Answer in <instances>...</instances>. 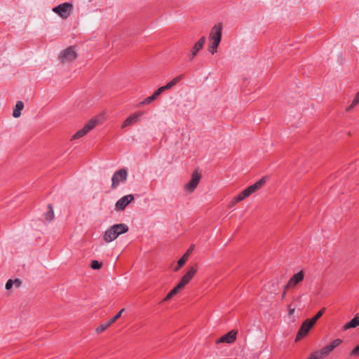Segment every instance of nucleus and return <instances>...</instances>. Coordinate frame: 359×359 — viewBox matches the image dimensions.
Masks as SVG:
<instances>
[{
	"label": "nucleus",
	"mask_w": 359,
	"mask_h": 359,
	"mask_svg": "<svg viewBox=\"0 0 359 359\" xmlns=\"http://www.w3.org/2000/svg\"><path fill=\"white\" fill-rule=\"evenodd\" d=\"M238 202H236L235 201V197L230 201L229 204V208H231L233 206H234Z\"/></svg>",
	"instance_id": "38"
},
{
	"label": "nucleus",
	"mask_w": 359,
	"mask_h": 359,
	"mask_svg": "<svg viewBox=\"0 0 359 359\" xmlns=\"http://www.w3.org/2000/svg\"><path fill=\"white\" fill-rule=\"evenodd\" d=\"M201 178V174L197 170H194L191 175V180L185 185L186 189L189 192H193L197 187Z\"/></svg>",
	"instance_id": "8"
},
{
	"label": "nucleus",
	"mask_w": 359,
	"mask_h": 359,
	"mask_svg": "<svg viewBox=\"0 0 359 359\" xmlns=\"http://www.w3.org/2000/svg\"><path fill=\"white\" fill-rule=\"evenodd\" d=\"M164 92L163 89L162 88V87H160L158 88L154 93H153V96L157 99V97L163 93Z\"/></svg>",
	"instance_id": "31"
},
{
	"label": "nucleus",
	"mask_w": 359,
	"mask_h": 359,
	"mask_svg": "<svg viewBox=\"0 0 359 359\" xmlns=\"http://www.w3.org/2000/svg\"><path fill=\"white\" fill-rule=\"evenodd\" d=\"M143 112L137 111L133 115L128 116L123 123L121 128H124L130 126L139 121L140 118L142 116Z\"/></svg>",
	"instance_id": "14"
},
{
	"label": "nucleus",
	"mask_w": 359,
	"mask_h": 359,
	"mask_svg": "<svg viewBox=\"0 0 359 359\" xmlns=\"http://www.w3.org/2000/svg\"><path fill=\"white\" fill-rule=\"evenodd\" d=\"M198 271L196 264L190 266L188 271L182 277L180 282L168 293L161 303H164L170 300L181 290H182L193 278Z\"/></svg>",
	"instance_id": "1"
},
{
	"label": "nucleus",
	"mask_w": 359,
	"mask_h": 359,
	"mask_svg": "<svg viewBox=\"0 0 359 359\" xmlns=\"http://www.w3.org/2000/svg\"><path fill=\"white\" fill-rule=\"evenodd\" d=\"M128 177L127 170L126 168H121L115 172L111 178V189H116L120 184V182H124L126 181Z\"/></svg>",
	"instance_id": "6"
},
{
	"label": "nucleus",
	"mask_w": 359,
	"mask_h": 359,
	"mask_svg": "<svg viewBox=\"0 0 359 359\" xmlns=\"http://www.w3.org/2000/svg\"><path fill=\"white\" fill-rule=\"evenodd\" d=\"M134 200V196L133 194L126 195L121 198L116 203V209L118 210H123L126 207Z\"/></svg>",
	"instance_id": "11"
},
{
	"label": "nucleus",
	"mask_w": 359,
	"mask_h": 359,
	"mask_svg": "<svg viewBox=\"0 0 359 359\" xmlns=\"http://www.w3.org/2000/svg\"><path fill=\"white\" fill-rule=\"evenodd\" d=\"M236 331L231 330L228 333L225 334L224 335H223L222 337H220L217 340V343H233L236 339Z\"/></svg>",
	"instance_id": "15"
},
{
	"label": "nucleus",
	"mask_w": 359,
	"mask_h": 359,
	"mask_svg": "<svg viewBox=\"0 0 359 359\" xmlns=\"http://www.w3.org/2000/svg\"><path fill=\"white\" fill-rule=\"evenodd\" d=\"M12 282H13V285H14L15 286V287H20L22 285V281L18 278L12 280Z\"/></svg>",
	"instance_id": "33"
},
{
	"label": "nucleus",
	"mask_w": 359,
	"mask_h": 359,
	"mask_svg": "<svg viewBox=\"0 0 359 359\" xmlns=\"http://www.w3.org/2000/svg\"><path fill=\"white\" fill-rule=\"evenodd\" d=\"M301 298H302L301 295H299L298 297H293L291 304H292L293 306L296 304L297 306L298 304L301 302Z\"/></svg>",
	"instance_id": "28"
},
{
	"label": "nucleus",
	"mask_w": 359,
	"mask_h": 359,
	"mask_svg": "<svg viewBox=\"0 0 359 359\" xmlns=\"http://www.w3.org/2000/svg\"><path fill=\"white\" fill-rule=\"evenodd\" d=\"M287 290H285V289H284V290H283V293H282V294H281V298H282L283 299H285V296H286V291H287Z\"/></svg>",
	"instance_id": "41"
},
{
	"label": "nucleus",
	"mask_w": 359,
	"mask_h": 359,
	"mask_svg": "<svg viewBox=\"0 0 359 359\" xmlns=\"http://www.w3.org/2000/svg\"><path fill=\"white\" fill-rule=\"evenodd\" d=\"M183 78H184V75L180 74L179 76H176L175 78H174L173 79H172L166 85L161 86V87L164 91L166 90L170 89L174 86H175L177 83H178Z\"/></svg>",
	"instance_id": "17"
},
{
	"label": "nucleus",
	"mask_w": 359,
	"mask_h": 359,
	"mask_svg": "<svg viewBox=\"0 0 359 359\" xmlns=\"http://www.w3.org/2000/svg\"><path fill=\"white\" fill-rule=\"evenodd\" d=\"M77 57V53L74 46H69L62 50L60 55L62 63L72 62Z\"/></svg>",
	"instance_id": "7"
},
{
	"label": "nucleus",
	"mask_w": 359,
	"mask_h": 359,
	"mask_svg": "<svg viewBox=\"0 0 359 359\" xmlns=\"http://www.w3.org/2000/svg\"><path fill=\"white\" fill-rule=\"evenodd\" d=\"M351 356H359V345L355 347L350 353Z\"/></svg>",
	"instance_id": "30"
},
{
	"label": "nucleus",
	"mask_w": 359,
	"mask_h": 359,
	"mask_svg": "<svg viewBox=\"0 0 359 359\" xmlns=\"http://www.w3.org/2000/svg\"><path fill=\"white\" fill-rule=\"evenodd\" d=\"M182 266H179V265L177 264V266L174 269V271H179Z\"/></svg>",
	"instance_id": "42"
},
{
	"label": "nucleus",
	"mask_w": 359,
	"mask_h": 359,
	"mask_svg": "<svg viewBox=\"0 0 359 359\" xmlns=\"http://www.w3.org/2000/svg\"><path fill=\"white\" fill-rule=\"evenodd\" d=\"M359 325V314H356L355 317L348 323L344 325V330H347L351 328H355Z\"/></svg>",
	"instance_id": "18"
},
{
	"label": "nucleus",
	"mask_w": 359,
	"mask_h": 359,
	"mask_svg": "<svg viewBox=\"0 0 359 359\" xmlns=\"http://www.w3.org/2000/svg\"><path fill=\"white\" fill-rule=\"evenodd\" d=\"M128 226L125 224H114L105 231L103 239L107 243L111 242L119 235L128 232Z\"/></svg>",
	"instance_id": "3"
},
{
	"label": "nucleus",
	"mask_w": 359,
	"mask_h": 359,
	"mask_svg": "<svg viewBox=\"0 0 359 359\" xmlns=\"http://www.w3.org/2000/svg\"><path fill=\"white\" fill-rule=\"evenodd\" d=\"M280 283H281V280L280 279L276 278V279H274V280H272V285H276V286H278Z\"/></svg>",
	"instance_id": "37"
},
{
	"label": "nucleus",
	"mask_w": 359,
	"mask_h": 359,
	"mask_svg": "<svg viewBox=\"0 0 359 359\" xmlns=\"http://www.w3.org/2000/svg\"><path fill=\"white\" fill-rule=\"evenodd\" d=\"M100 121L98 118L95 117L91 118L82 129L78 130L72 137V140L81 138L85 136L88 133H89L91 130H93L97 124H99Z\"/></svg>",
	"instance_id": "4"
},
{
	"label": "nucleus",
	"mask_w": 359,
	"mask_h": 359,
	"mask_svg": "<svg viewBox=\"0 0 359 359\" xmlns=\"http://www.w3.org/2000/svg\"><path fill=\"white\" fill-rule=\"evenodd\" d=\"M155 100H156V99L153 95H151V96L145 98L143 101L140 102L137 104V107H142L143 105L149 104L151 103L153 101H154Z\"/></svg>",
	"instance_id": "22"
},
{
	"label": "nucleus",
	"mask_w": 359,
	"mask_h": 359,
	"mask_svg": "<svg viewBox=\"0 0 359 359\" xmlns=\"http://www.w3.org/2000/svg\"><path fill=\"white\" fill-rule=\"evenodd\" d=\"M192 249V247H191L187 251H189V252Z\"/></svg>",
	"instance_id": "43"
},
{
	"label": "nucleus",
	"mask_w": 359,
	"mask_h": 359,
	"mask_svg": "<svg viewBox=\"0 0 359 359\" xmlns=\"http://www.w3.org/2000/svg\"><path fill=\"white\" fill-rule=\"evenodd\" d=\"M359 103V91L356 93L354 99L353 100L351 105L346 109L347 111L351 110Z\"/></svg>",
	"instance_id": "23"
},
{
	"label": "nucleus",
	"mask_w": 359,
	"mask_h": 359,
	"mask_svg": "<svg viewBox=\"0 0 359 359\" xmlns=\"http://www.w3.org/2000/svg\"><path fill=\"white\" fill-rule=\"evenodd\" d=\"M342 342V339H336L330 344V346L332 348V349H334L336 347L339 346Z\"/></svg>",
	"instance_id": "27"
},
{
	"label": "nucleus",
	"mask_w": 359,
	"mask_h": 359,
	"mask_svg": "<svg viewBox=\"0 0 359 359\" xmlns=\"http://www.w3.org/2000/svg\"><path fill=\"white\" fill-rule=\"evenodd\" d=\"M111 325L109 324V322L107 321L105 323H103L100 325H99L97 328H96V332L97 334H100L102 332H103L104 330H106L109 327H110Z\"/></svg>",
	"instance_id": "21"
},
{
	"label": "nucleus",
	"mask_w": 359,
	"mask_h": 359,
	"mask_svg": "<svg viewBox=\"0 0 359 359\" xmlns=\"http://www.w3.org/2000/svg\"><path fill=\"white\" fill-rule=\"evenodd\" d=\"M266 180L265 177H262L257 182H256L255 184L249 186L246 189H245L243 191L247 194L248 196H250L252 193L255 192L256 191L259 190L264 184L266 183Z\"/></svg>",
	"instance_id": "12"
},
{
	"label": "nucleus",
	"mask_w": 359,
	"mask_h": 359,
	"mask_svg": "<svg viewBox=\"0 0 359 359\" xmlns=\"http://www.w3.org/2000/svg\"><path fill=\"white\" fill-rule=\"evenodd\" d=\"M296 308H297V305L296 304L293 306L292 304H290L288 306V314H289V316H292V315L294 314Z\"/></svg>",
	"instance_id": "29"
},
{
	"label": "nucleus",
	"mask_w": 359,
	"mask_h": 359,
	"mask_svg": "<svg viewBox=\"0 0 359 359\" xmlns=\"http://www.w3.org/2000/svg\"><path fill=\"white\" fill-rule=\"evenodd\" d=\"M247 197V194L245 193L244 191H241L238 195L235 196V201L236 202H240L245 199Z\"/></svg>",
	"instance_id": "26"
},
{
	"label": "nucleus",
	"mask_w": 359,
	"mask_h": 359,
	"mask_svg": "<svg viewBox=\"0 0 359 359\" xmlns=\"http://www.w3.org/2000/svg\"><path fill=\"white\" fill-rule=\"evenodd\" d=\"M304 278V272L301 270L297 273H294L288 280L287 283L285 285V290H289L292 287H295Z\"/></svg>",
	"instance_id": "9"
},
{
	"label": "nucleus",
	"mask_w": 359,
	"mask_h": 359,
	"mask_svg": "<svg viewBox=\"0 0 359 359\" xmlns=\"http://www.w3.org/2000/svg\"><path fill=\"white\" fill-rule=\"evenodd\" d=\"M334 349L330 346V344L325 346L319 351L313 352L316 359H321L328 355Z\"/></svg>",
	"instance_id": "16"
},
{
	"label": "nucleus",
	"mask_w": 359,
	"mask_h": 359,
	"mask_svg": "<svg viewBox=\"0 0 359 359\" xmlns=\"http://www.w3.org/2000/svg\"><path fill=\"white\" fill-rule=\"evenodd\" d=\"M189 257V251H187L182 257V258H184V260L187 262Z\"/></svg>",
	"instance_id": "39"
},
{
	"label": "nucleus",
	"mask_w": 359,
	"mask_h": 359,
	"mask_svg": "<svg viewBox=\"0 0 359 359\" xmlns=\"http://www.w3.org/2000/svg\"><path fill=\"white\" fill-rule=\"evenodd\" d=\"M205 41L206 39L203 36L201 37V39L194 43V46L191 50V54L189 55L190 61L193 60L194 58L197 55L198 53L203 48Z\"/></svg>",
	"instance_id": "10"
},
{
	"label": "nucleus",
	"mask_w": 359,
	"mask_h": 359,
	"mask_svg": "<svg viewBox=\"0 0 359 359\" xmlns=\"http://www.w3.org/2000/svg\"><path fill=\"white\" fill-rule=\"evenodd\" d=\"M73 5L71 3L65 2L53 8V11L57 13L63 19H67L72 13Z\"/></svg>",
	"instance_id": "5"
},
{
	"label": "nucleus",
	"mask_w": 359,
	"mask_h": 359,
	"mask_svg": "<svg viewBox=\"0 0 359 359\" xmlns=\"http://www.w3.org/2000/svg\"><path fill=\"white\" fill-rule=\"evenodd\" d=\"M124 311L125 309H121L113 318L109 320L108 321L109 322V324L112 325L115 323L121 316V314Z\"/></svg>",
	"instance_id": "24"
},
{
	"label": "nucleus",
	"mask_w": 359,
	"mask_h": 359,
	"mask_svg": "<svg viewBox=\"0 0 359 359\" xmlns=\"http://www.w3.org/2000/svg\"><path fill=\"white\" fill-rule=\"evenodd\" d=\"M189 257V251H187L182 257V258H184V260L187 262Z\"/></svg>",
	"instance_id": "40"
},
{
	"label": "nucleus",
	"mask_w": 359,
	"mask_h": 359,
	"mask_svg": "<svg viewBox=\"0 0 359 359\" xmlns=\"http://www.w3.org/2000/svg\"><path fill=\"white\" fill-rule=\"evenodd\" d=\"M24 108V104L22 101H18L16 102L15 107L13 111V116L15 118H18L21 115V111Z\"/></svg>",
	"instance_id": "19"
},
{
	"label": "nucleus",
	"mask_w": 359,
	"mask_h": 359,
	"mask_svg": "<svg viewBox=\"0 0 359 359\" xmlns=\"http://www.w3.org/2000/svg\"><path fill=\"white\" fill-rule=\"evenodd\" d=\"M317 319L313 316L311 319H306V321H309V323L313 327L316 323L317 322Z\"/></svg>",
	"instance_id": "35"
},
{
	"label": "nucleus",
	"mask_w": 359,
	"mask_h": 359,
	"mask_svg": "<svg viewBox=\"0 0 359 359\" xmlns=\"http://www.w3.org/2000/svg\"><path fill=\"white\" fill-rule=\"evenodd\" d=\"M223 25L222 22H218L215 25L209 34V40L210 44L208 46V51L211 54H215L217 51V48L222 40Z\"/></svg>",
	"instance_id": "2"
},
{
	"label": "nucleus",
	"mask_w": 359,
	"mask_h": 359,
	"mask_svg": "<svg viewBox=\"0 0 359 359\" xmlns=\"http://www.w3.org/2000/svg\"><path fill=\"white\" fill-rule=\"evenodd\" d=\"M325 308H323L321 309L315 316L314 317L318 320L323 315V313H325Z\"/></svg>",
	"instance_id": "32"
},
{
	"label": "nucleus",
	"mask_w": 359,
	"mask_h": 359,
	"mask_svg": "<svg viewBox=\"0 0 359 359\" xmlns=\"http://www.w3.org/2000/svg\"><path fill=\"white\" fill-rule=\"evenodd\" d=\"M48 211L44 213V217L48 222H51L54 219V212L52 204L48 205Z\"/></svg>",
	"instance_id": "20"
},
{
	"label": "nucleus",
	"mask_w": 359,
	"mask_h": 359,
	"mask_svg": "<svg viewBox=\"0 0 359 359\" xmlns=\"http://www.w3.org/2000/svg\"><path fill=\"white\" fill-rule=\"evenodd\" d=\"M13 285L12 279H9V280L6 282V286H5V287H6V290H10V289H11V288H12Z\"/></svg>",
	"instance_id": "34"
},
{
	"label": "nucleus",
	"mask_w": 359,
	"mask_h": 359,
	"mask_svg": "<svg viewBox=\"0 0 359 359\" xmlns=\"http://www.w3.org/2000/svg\"><path fill=\"white\" fill-rule=\"evenodd\" d=\"M102 266V262H100L97 260H93L91 262L90 267L93 269L98 270V269H101Z\"/></svg>",
	"instance_id": "25"
},
{
	"label": "nucleus",
	"mask_w": 359,
	"mask_h": 359,
	"mask_svg": "<svg viewBox=\"0 0 359 359\" xmlns=\"http://www.w3.org/2000/svg\"><path fill=\"white\" fill-rule=\"evenodd\" d=\"M311 327L312 326L309 323V321H306V320H305L302 323L298 330V332L296 336V341H298L300 339L306 336L309 330L311 329Z\"/></svg>",
	"instance_id": "13"
},
{
	"label": "nucleus",
	"mask_w": 359,
	"mask_h": 359,
	"mask_svg": "<svg viewBox=\"0 0 359 359\" xmlns=\"http://www.w3.org/2000/svg\"><path fill=\"white\" fill-rule=\"evenodd\" d=\"M186 263V261L184 260V258H180L178 262H177V264L179 265V266H183Z\"/></svg>",
	"instance_id": "36"
}]
</instances>
